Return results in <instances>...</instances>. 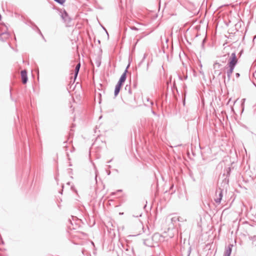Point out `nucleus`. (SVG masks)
Instances as JSON below:
<instances>
[{
  "instance_id": "obj_16",
  "label": "nucleus",
  "mask_w": 256,
  "mask_h": 256,
  "mask_svg": "<svg viewBox=\"0 0 256 256\" xmlns=\"http://www.w3.org/2000/svg\"><path fill=\"white\" fill-rule=\"evenodd\" d=\"M180 217L178 216H174L171 218L172 222L174 224V223L176 222L180 221Z\"/></svg>"
},
{
  "instance_id": "obj_30",
  "label": "nucleus",
  "mask_w": 256,
  "mask_h": 256,
  "mask_svg": "<svg viewBox=\"0 0 256 256\" xmlns=\"http://www.w3.org/2000/svg\"><path fill=\"white\" fill-rule=\"evenodd\" d=\"M116 86H120V87H121V88H122V84H120V83H119L118 82V83H117V84H116Z\"/></svg>"
},
{
  "instance_id": "obj_25",
  "label": "nucleus",
  "mask_w": 256,
  "mask_h": 256,
  "mask_svg": "<svg viewBox=\"0 0 256 256\" xmlns=\"http://www.w3.org/2000/svg\"><path fill=\"white\" fill-rule=\"evenodd\" d=\"M122 192V190H118L116 191V192ZM116 194V192H112V193L111 194V195H114V194Z\"/></svg>"
},
{
  "instance_id": "obj_18",
  "label": "nucleus",
  "mask_w": 256,
  "mask_h": 256,
  "mask_svg": "<svg viewBox=\"0 0 256 256\" xmlns=\"http://www.w3.org/2000/svg\"><path fill=\"white\" fill-rule=\"evenodd\" d=\"M147 56V54L146 53H145L144 54V56H143V58H142V60L140 61V62L138 64V66H140V65L142 64L144 62V60L146 59V58Z\"/></svg>"
},
{
  "instance_id": "obj_6",
  "label": "nucleus",
  "mask_w": 256,
  "mask_h": 256,
  "mask_svg": "<svg viewBox=\"0 0 256 256\" xmlns=\"http://www.w3.org/2000/svg\"><path fill=\"white\" fill-rule=\"evenodd\" d=\"M232 244H229L228 246L226 247L225 252L224 256H230L232 253Z\"/></svg>"
},
{
  "instance_id": "obj_32",
  "label": "nucleus",
  "mask_w": 256,
  "mask_h": 256,
  "mask_svg": "<svg viewBox=\"0 0 256 256\" xmlns=\"http://www.w3.org/2000/svg\"><path fill=\"white\" fill-rule=\"evenodd\" d=\"M102 28L104 29V30L106 31V34H108H108L106 30V28L104 26H102Z\"/></svg>"
},
{
  "instance_id": "obj_33",
  "label": "nucleus",
  "mask_w": 256,
  "mask_h": 256,
  "mask_svg": "<svg viewBox=\"0 0 256 256\" xmlns=\"http://www.w3.org/2000/svg\"><path fill=\"white\" fill-rule=\"evenodd\" d=\"M118 82L119 83H120V84H122V85H123V84H124V82H122V80H118Z\"/></svg>"
},
{
  "instance_id": "obj_4",
  "label": "nucleus",
  "mask_w": 256,
  "mask_h": 256,
  "mask_svg": "<svg viewBox=\"0 0 256 256\" xmlns=\"http://www.w3.org/2000/svg\"><path fill=\"white\" fill-rule=\"evenodd\" d=\"M222 64L218 62H216L213 64V68L214 70V74H217L218 76H220L222 74V72L218 70L221 67Z\"/></svg>"
},
{
  "instance_id": "obj_29",
  "label": "nucleus",
  "mask_w": 256,
  "mask_h": 256,
  "mask_svg": "<svg viewBox=\"0 0 256 256\" xmlns=\"http://www.w3.org/2000/svg\"><path fill=\"white\" fill-rule=\"evenodd\" d=\"M97 176H98L97 171L96 170V176H95V180H96V183H97Z\"/></svg>"
},
{
  "instance_id": "obj_42",
  "label": "nucleus",
  "mask_w": 256,
  "mask_h": 256,
  "mask_svg": "<svg viewBox=\"0 0 256 256\" xmlns=\"http://www.w3.org/2000/svg\"><path fill=\"white\" fill-rule=\"evenodd\" d=\"M112 161V160L108 161V162H110Z\"/></svg>"
},
{
  "instance_id": "obj_41",
  "label": "nucleus",
  "mask_w": 256,
  "mask_h": 256,
  "mask_svg": "<svg viewBox=\"0 0 256 256\" xmlns=\"http://www.w3.org/2000/svg\"><path fill=\"white\" fill-rule=\"evenodd\" d=\"M1 18H2V16H1V15L0 14V20H1Z\"/></svg>"
},
{
  "instance_id": "obj_20",
  "label": "nucleus",
  "mask_w": 256,
  "mask_h": 256,
  "mask_svg": "<svg viewBox=\"0 0 256 256\" xmlns=\"http://www.w3.org/2000/svg\"><path fill=\"white\" fill-rule=\"evenodd\" d=\"M54 0L62 5L66 1V0Z\"/></svg>"
},
{
  "instance_id": "obj_38",
  "label": "nucleus",
  "mask_w": 256,
  "mask_h": 256,
  "mask_svg": "<svg viewBox=\"0 0 256 256\" xmlns=\"http://www.w3.org/2000/svg\"><path fill=\"white\" fill-rule=\"evenodd\" d=\"M92 242V244L93 246H94V242Z\"/></svg>"
},
{
  "instance_id": "obj_37",
  "label": "nucleus",
  "mask_w": 256,
  "mask_h": 256,
  "mask_svg": "<svg viewBox=\"0 0 256 256\" xmlns=\"http://www.w3.org/2000/svg\"><path fill=\"white\" fill-rule=\"evenodd\" d=\"M200 73L202 74H204V73L203 72H202V71H200Z\"/></svg>"
},
{
  "instance_id": "obj_2",
  "label": "nucleus",
  "mask_w": 256,
  "mask_h": 256,
  "mask_svg": "<svg viewBox=\"0 0 256 256\" xmlns=\"http://www.w3.org/2000/svg\"><path fill=\"white\" fill-rule=\"evenodd\" d=\"M60 17L64 22L66 24V26H68L71 22L72 18L69 16L68 12L64 10H60Z\"/></svg>"
},
{
  "instance_id": "obj_44",
  "label": "nucleus",
  "mask_w": 256,
  "mask_h": 256,
  "mask_svg": "<svg viewBox=\"0 0 256 256\" xmlns=\"http://www.w3.org/2000/svg\"><path fill=\"white\" fill-rule=\"evenodd\" d=\"M255 217H256V214H255Z\"/></svg>"
},
{
  "instance_id": "obj_40",
  "label": "nucleus",
  "mask_w": 256,
  "mask_h": 256,
  "mask_svg": "<svg viewBox=\"0 0 256 256\" xmlns=\"http://www.w3.org/2000/svg\"><path fill=\"white\" fill-rule=\"evenodd\" d=\"M134 87H136V84H134Z\"/></svg>"
},
{
  "instance_id": "obj_34",
  "label": "nucleus",
  "mask_w": 256,
  "mask_h": 256,
  "mask_svg": "<svg viewBox=\"0 0 256 256\" xmlns=\"http://www.w3.org/2000/svg\"><path fill=\"white\" fill-rule=\"evenodd\" d=\"M152 113L154 114V115L156 114V112H155L153 110H152Z\"/></svg>"
},
{
  "instance_id": "obj_15",
  "label": "nucleus",
  "mask_w": 256,
  "mask_h": 256,
  "mask_svg": "<svg viewBox=\"0 0 256 256\" xmlns=\"http://www.w3.org/2000/svg\"><path fill=\"white\" fill-rule=\"evenodd\" d=\"M33 26H34V29L35 30H36L37 32H38V34L43 38H44L42 32H40V30L34 24V23H32V22H31Z\"/></svg>"
},
{
  "instance_id": "obj_23",
  "label": "nucleus",
  "mask_w": 256,
  "mask_h": 256,
  "mask_svg": "<svg viewBox=\"0 0 256 256\" xmlns=\"http://www.w3.org/2000/svg\"><path fill=\"white\" fill-rule=\"evenodd\" d=\"M66 144H67V141H65L64 142V148H66L65 150L66 151L67 150V148H68V146H67V145H66Z\"/></svg>"
},
{
  "instance_id": "obj_5",
  "label": "nucleus",
  "mask_w": 256,
  "mask_h": 256,
  "mask_svg": "<svg viewBox=\"0 0 256 256\" xmlns=\"http://www.w3.org/2000/svg\"><path fill=\"white\" fill-rule=\"evenodd\" d=\"M21 78L22 82L24 84H26L28 82V76H27V72L26 70H22L20 72Z\"/></svg>"
},
{
  "instance_id": "obj_12",
  "label": "nucleus",
  "mask_w": 256,
  "mask_h": 256,
  "mask_svg": "<svg viewBox=\"0 0 256 256\" xmlns=\"http://www.w3.org/2000/svg\"><path fill=\"white\" fill-rule=\"evenodd\" d=\"M128 66H127L126 70H124V72L122 74V76H120V77L119 79L120 80L124 82L126 81V72H128L127 69H128Z\"/></svg>"
},
{
  "instance_id": "obj_26",
  "label": "nucleus",
  "mask_w": 256,
  "mask_h": 256,
  "mask_svg": "<svg viewBox=\"0 0 256 256\" xmlns=\"http://www.w3.org/2000/svg\"><path fill=\"white\" fill-rule=\"evenodd\" d=\"M73 135V132L72 130H70L69 133V138Z\"/></svg>"
},
{
  "instance_id": "obj_10",
  "label": "nucleus",
  "mask_w": 256,
  "mask_h": 256,
  "mask_svg": "<svg viewBox=\"0 0 256 256\" xmlns=\"http://www.w3.org/2000/svg\"><path fill=\"white\" fill-rule=\"evenodd\" d=\"M126 252H125L124 256H135L132 248H128L126 249Z\"/></svg>"
},
{
  "instance_id": "obj_24",
  "label": "nucleus",
  "mask_w": 256,
  "mask_h": 256,
  "mask_svg": "<svg viewBox=\"0 0 256 256\" xmlns=\"http://www.w3.org/2000/svg\"><path fill=\"white\" fill-rule=\"evenodd\" d=\"M146 100L148 102H150V106H152L154 104V102L150 100V98H147Z\"/></svg>"
},
{
  "instance_id": "obj_19",
  "label": "nucleus",
  "mask_w": 256,
  "mask_h": 256,
  "mask_svg": "<svg viewBox=\"0 0 256 256\" xmlns=\"http://www.w3.org/2000/svg\"><path fill=\"white\" fill-rule=\"evenodd\" d=\"M252 244L254 246H256V236L252 238Z\"/></svg>"
},
{
  "instance_id": "obj_21",
  "label": "nucleus",
  "mask_w": 256,
  "mask_h": 256,
  "mask_svg": "<svg viewBox=\"0 0 256 256\" xmlns=\"http://www.w3.org/2000/svg\"><path fill=\"white\" fill-rule=\"evenodd\" d=\"M206 37H205L203 40H202V49H204V42H206Z\"/></svg>"
},
{
  "instance_id": "obj_17",
  "label": "nucleus",
  "mask_w": 256,
  "mask_h": 256,
  "mask_svg": "<svg viewBox=\"0 0 256 256\" xmlns=\"http://www.w3.org/2000/svg\"><path fill=\"white\" fill-rule=\"evenodd\" d=\"M125 90H128L129 94H132V91L131 90L130 86V85H126L125 86Z\"/></svg>"
},
{
  "instance_id": "obj_43",
  "label": "nucleus",
  "mask_w": 256,
  "mask_h": 256,
  "mask_svg": "<svg viewBox=\"0 0 256 256\" xmlns=\"http://www.w3.org/2000/svg\"><path fill=\"white\" fill-rule=\"evenodd\" d=\"M70 170H72L71 168L68 169Z\"/></svg>"
},
{
  "instance_id": "obj_8",
  "label": "nucleus",
  "mask_w": 256,
  "mask_h": 256,
  "mask_svg": "<svg viewBox=\"0 0 256 256\" xmlns=\"http://www.w3.org/2000/svg\"><path fill=\"white\" fill-rule=\"evenodd\" d=\"M10 36V34L7 32H3L0 34V40L2 42L6 41Z\"/></svg>"
},
{
  "instance_id": "obj_14",
  "label": "nucleus",
  "mask_w": 256,
  "mask_h": 256,
  "mask_svg": "<svg viewBox=\"0 0 256 256\" xmlns=\"http://www.w3.org/2000/svg\"><path fill=\"white\" fill-rule=\"evenodd\" d=\"M120 89L121 87L118 86H116L114 92V94L115 97H116L118 95L120 92Z\"/></svg>"
},
{
  "instance_id": "obj_11",
  "label": "nucleus",
  "mask_w": 256,
  "mask_h": 256,
  "mask_svg": "<svg viewBox=\"0 0 256 256\" xmlns=\"http://www.w3.org/2000/svg\"><path fill=\"white\" fill-rule=\"evenodd\" d=\"M140 227L142 228L143 233L144 234L148 236L150 235V232L149 228L148 226H146V228L144 227V226L142 224H140Z\"/></svg>"
},
{
  "instance_id": "obj_28",
  "label": "nucleus",
  "mask_w": 256,
  "mask_h": 256,
  "mask_svg": "<svg viewBox=\"0 0 256 256\" xmlns=\"http://www.w3.org/2000/svg\"><path fill=\"white\" fill-rule=\"evenodd\" d=\"M96 65L98 67L100 66V62L99 61V60H98L96 62Z\"/></svg>"
},
{
  "instance_id": "obj_1",
  "label": "nucleus",
  "mask_w": 256,
  "mask_h": 256,
  "mask_svg": "<svg viewBox=\"0 0 256 256\" xmlns=\"http://www.w3.org/2000/svg\"><path fill=\"white\" fill-rule=\"evenodd\" d=\"M238 60L236 56V52H234L231 54L230 58H228V63L225 68H228L226 73L228 77V80H230L231 78V75L234 72V68L236 65Z\"/></svg>"
},
{
  "instance_id": "obj_22",
  "label": "nucleus",
  "mask_w": 256,
  "mask_h": 256,
  "mask_svg": "<svg viewBox=\"0 0 256 256\" xmlns=\"http://www.w3.org/2000/svg\"><path fill=\"white\" fill-rule=\"evenodd\" d=\"M130 30H138V28L134 26H130Z\"/></svg>"
},
{
  "instance_id": "obj_39",
  "label": "nucleus",
  "mask_w": 256,
  "mask_h": 256,
  "mask_svg": "<svg viewBox=\"0 0 256 256\" xmlns=\"http://www.w3.org/2000/svg\"><path fill=\"white\" fill-rule=\"evenodd\" d=\"M66 154H67V156H69V154H68V152H66Z\"/></svg>"
},
{
  "instance_id": "obj_36",
  "label": "nucleus",
  "mask_w": 256,
  "mask_h": 256,
  "mask_svg": "<svg viewBox=\"0 0 256 256\" xmlns=\"http://www.w3.org/2000/svg\"><path fill=\"white\" fill-rule=\"evenodd\" d=\"M148 66H149V64H148H148H147V70H148Z\"/></svg>"
},
{
  "instance_id": "obj_9",
  "label": "nucleus",
  "mask_w": 256,
  "mask_h": 256,
  "mask_svg": "<svg viewBox=\"0 0 256 256\" xmlns=\"http://www.w3.org/2000/svg\"><path fill=\"white\" fill-rule=\"evenodd\" d=\"M229 58V54H224L222 56H220L219 58V62H222V64H225L228 60Z\"/></svg>"
},
{
  "instance_id": "obj_27",
  "label": "nucleus",
  "mask_w": 256,
  "mask_h": 256,
  "mask_svg": "<svg viewBox=\"0 0 256 256\" xmlns=\"http://www.w3.org/2000/svg\"><path fill=\"white\" fill-rule=\"evenodd\" d=\"M236 77V78H238L240 76V74L238 72L235 74Z\"/></svg>"
},
{
  "instance_id": "obj_3",
  "label": "nucleus",
  "mask_w": 256,
  "mask_h": 256,
  "mask_svg": "<svg viewBox=\"0 0 256 256\" xmlns=\"http://www.w3.org/2000/svg\"><path fill=\"white\" fill-rule=\"evenodd\" d=\"M216 198L214 199L215 202L218 204H220L223 196V190L221 188L216 189Z\"/></svg>"
},
{
  "instance_id": "obj_35",
  "label": "nucleus",
  "mask_w": 256,
  "mask_h": 256,
  "mask_svg": "<svg viewBox=\"0 0 256 256\" xmlns=\"http://www.w3.org/2000/svg\"><path fill=\"white\" fill-rule=\"evenodd\" d=\"M72 150H70V152H72L73 150H74V147H72Z\"/></svg>"
},
{
  "instance_id": "obj_13",
  "label": "nucleus",
  "mask_w": 256,
  "mask_h": 256,
  "mask_svg": "<svg viewBox=\"0 0 256 256\" xmlns=\"http://www.w3.org/2000/svg\"><path fill=\"white\" fill-rule=\"evenodd\" d=\"M80 64L78 63L76 64V66L75 68V69H74V78H76L78 76V74L80 71Z\"/></svg>"
},
{
  "instance_id": "obj_31",
  "label": "nucleus",
  "mask_w": 256,
  "mask_h": 256,
  "mask_svg": "<svg viewBox=\"0 0 256 256\" xmlns=\"http://www.w3.org/2000/svg\"><path fill=\"white\" fill-rule=\"evenodd\" d=\"M230 168H228V172H227L228 175H228H230Z\"/></svg>"
},
{
  "instance_id": "obj_7",
  "label": "nucleus",
  "mask_w": 256,
  "mask_h": 256,
  "mask_svg": "<svg viewBox=\"0 0 256 256\" xmlns=\"http://www.w3.org/2000/svg\"><path fill=\"white\" fill-rule=\"evenodd\" d=\"M152 238L153 240H158V241H164V236L158 233L154 234L152 236Z\"/></svg>"
}]
</instances>
